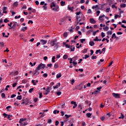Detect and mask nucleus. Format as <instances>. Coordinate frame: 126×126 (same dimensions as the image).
<instances>
[{"instance_id": "obj_9", "label": "nucleus", "mask_w": 126, "mask_h": 126, "mask_svg": "<svg viewBox=\"0 0 126 126\" xmlns=\"http://www.w3.org/2000/svg\"><path fill=\"white\" fill-rule=\"evenodd\" d=\"M61 86V83H58V84L55 86H53V89H57V88H59Z\"/></svg>"}, {"instance_id": "obj_11", "label": "nucleus", "mask_w": 126, "mask_h": 126, "mask_svg": "<svg viewBox=\"0 0 126 126\" xmlns=\"http://www.w3.org/2000/svg\"><path fill=\"white\" fill-rule=\"evenodd\" d=\"M87 118H91V116H92V113H88L86 114Z\"/></svg>"}, {"instance_id": "obj_21", "label": "nucleus", "mask_w": 126, "mask_h": 126, "mask_svg": "<svg viewBox=\"0 0 126 126\" xmlns=\"http://www.w3.org/2000/svg\"><path fill=\"white\" fill-rule=\"evenodd\" d=\"M59 67V64L58 63H55L54 64V68L57 69Z\"/></svg>"}, {"instance_id": "obj_8", "label": "nucleus", "mask_w": 126, "mask_h": 126, "mask_svg": "<svg viewBox=\"0 0 126 126\" xmlns=\"http://www.w3.org/2000/svg\"><path fill=\"white\" fill-rule=\"evenodd\" d=\"M47 40H45L44 39L40 40V43H41L42 45H46L47 44Z\"/></svg>"}, {"instance_id": "obj_39", "label": "nucleus", "mask_w": 126, "mask_h": 126, "mask_svg": "<svg viewBox=\"0 0 126 126\" xmlns=\"http://www.w3.org/2000/svg\"><path fill=\"white\" fill-rule=\"evenodd\" d=\"M94 95L96 96V95H97V94L99 93V91H94Z\"/></svg>"}, {"instance_id": "obj_27", "label": "nucleus", "mask_w": 126, "mask_h": 126, "mask_svg": "<svg viewBox=\"0 0 126 126\" xmlns=\"http://www.w3.org/2000/svg\"><path fill=\"white\" fill-rule=\"evenodd\" d=\"M61 4L62 6H63V5H64L65 4V1H61Z\"/></svg>"}, {"instance_id": "obj_30", "label": "nucleus", "mask_w": 126, "mask_h": 126, "mask_svg": "<svg viewBox=\"0 0 126 126\" xmlns=\"http://www.w3.org/2000/svg\"><path fill=\"white\" fill-rule=\"evenodd\" d=\"M105 50H106V48H103L102 50H101V53H102V54H105Z\"/></svg>"}, {"instance_id": "obj_38", "label": "nucleus", "mask_w": 126, "mask_h": 126, "mask_svg": "<svg viewBox=\"0 0 126 126\" xmlns=\"http://www.w3.org/2000/svg\"><path fill=\"white\" fill-rule=\"evenodd\" d=\"M102 17H105V15H103L100 16L99 17V19H100V20H103V19H102Z\"/></svg>"}, {"instance_id": "obj_18", "label": "nucleus", "mask_w": 126, "mask_h": 126, "mask_svg": "<svg viewBox=\"0 0 126 126\" xmlns=\"http://www.w3.org/2000/svg\"><path fill=\"white\" fill-rule=\"evenodd\" d=\"M27 119L25 118V119H20V121H19V123L20 124L22 123V122H25V121H26Z\"/></svg>"}, {"instance_id": "obj_63", "label": "nucleus", "mask_w": 126, "mask_h": 126, "mask_svg": "<svg viewBox=\"0 0 126 126\" xmlns=\"http://www.w3.org/2000/svg\"><path fill=\"white\" fill-rule=\"evenodd\" d=\"M87 13H92V11L90 9L88 10Z\"/></svg>"}, {"instance_id": "obj_50", "label": "nucleus", "mask_w": 126, "mask_h": 126, "mask_svg": "<svg viewBox=\"0 0 126 126\" xmlns=\"http://www.w3.org/2000/svg\"><path fill=\"white\" fill-rule=\"evenodd\" d=\"M22 82V83H24V84L27 83V80H23Z\"/></svg>"}, {"instance_id": "obj_60", "label": "nucleus", "mask_w": 126, "mask_h": 126, "mask_svg": "<svg viewBox=\"0 0 126 126\" xmlns=\"http://www.w3.org/2000/svg\"><path fill=\"white\" fill-rule=\"evenodd\" d=\"M47 123L48 124H51L52 123V120L50 119H48Z\"/></svg>"}, {"instance_id": "obj_59", "label": "nucleus", "mask_w": 126, "mask_h": 126, "mask_svg": "<svg viewBox=\"0 0 126 126\" xmlns=\"http://www.w3.org/2000/svg\"><path fill=\"white\" fill-rule=\"evenodd\" d=\"M14 97H16V94H12V95H11L10 98H14Z\"/></svg>"}, {"instance_id": "obj_25", "label": "nucleus", "mask_w": 126, "mask_h": 126, "mask_svg": "<svg viewBox=\"0 0 126 126\" xmlns=\"http://www.w3.org/2000/svg\"><path fill=\"white\" fill-rule=\"evenodd\" d=\"M67 58H68V56L66 54L64 55L63 56V59L64 60H66V59H67Z\"/></svg>"}, {"instance_id": "obj_34", "label": "nucleus", "mask_w": 126, "mask_h": 126, "mask_svg": "<svg viewBox=\"0 0 126 126\" xmlns=\"http://www.w3.org/2000/svg\"><path fill=\"white\" fill-rule=\"evenodd\" d=\"M78 109H80V110H82V106L81 104H79L78 105Z\"/></svg>"}, {"instance_id": "obj_5", "label": "nucleus", "mask_w": 126, "mask_h": 126, "mask_svg": "<svg viewBox=\"0 0 126 126\" xmlns=\"http://www.w3.org/2000/svg\"><path fill=\"white\" fill-rule=\"evenodd\" d=\"M31 104V102L29 101V99L27 98L25 99V105H30Z\"/></svg>"}, {"instance_id": "obj_15", "label": "nucleus", "mask_w": 126, "mask_h": 126, "mask_svg": "<svg viewBox=\"0 0 126 126\" xmlns=\"http://www.w3.org/2000/svg\"><path fill=\"white\" fill-rule=\"evenodd\" d=\"M50 93V88H48L46 90V93H45V95H48Z\"/></svg>"}, {"instance_id": "obj_41", "label": "nucleus", "mask_w": 126, "mask_h": 126, "mask_svg": "<svg viewBox=\"0 0 126 126\" xmlns=\"http://www.w3.org/2000/svg\"><path fill=\"white\" fill-rule=\"evenodd\" d=\"M118 17H121V16H119V15L115 14V16H114V19H117Z\"/></svg>"}, {"instance_id": "obj_54", "label": "nucleus", "mask_w": 126, "mask_h": 126, "mask_svg": "<svg viewBox=\"0 0 126 126\" xmlns=\"http://www.w3.org/2000/svg\"><path fill=\"white\" fill-rule=\"evenodd\" d=\"M100 120H101V121H102V122L104 121V120H105V117H104V116L101 117L100 118Z\"/></svg>"}, {"instance_id": "obj_55", "label": "nucleus", "mask_w": 126, "mask_h": 126, "mask_svg": "<svg viewBox=\"0 0 126 126\" xmlns=\"http://www.w3.org/2000/svg\"><path fill=\"white\" fill-rule=\"evenodd\" d=\"M32 83L33 84V85H36V83L35 82V80H32Z\"/></svg>"}, {"instance_id": "obj_20", "label": "nucleus", "mask_w": 126, "mask_h": 126, "mask_svg": "<svg viewBox=\"0 0 126 126\" xmlns=\"http://www.w3.org/2000/svg\"><path fill=\"white\" fill-rule=\"evenodd\" d=\"M43 8L44 10H46L47 8H48V7H47V3L44 4V5L43 6Z\"/></svg>"}, {"instance_id": "obj_42", "label": "nucleus", "mask_w": 126, "mask_h": 126, "mask_svg": "<svg viewBox=\"0 0 126 126\" xmlns=\"http://www.w3.org/2000/svg\"><path fill=\"white\" fill-rule=\"evenodd\" d=\"M97 7H98V5H94V6L92 7V9H95V8H97Z\"/></svg>"}, {"instance_id": "obj_12", "label": "nucleus", "mask_w": 126, "mask_h": 126, "mask_svg": "<svg viewBox=\"0 0 126 126\" xmlns=\"http://www.w3.org/2000/svg\"><path fill=\"white\" fill-rule=\"evenodd\" d=\"M89 45L92 47L95 45V43H94V41H92L89 42Z\"/></svg>"}, {"instance_id": "obj_58", "label": "nucleus", "mask_w": 126, "mask_h": 126, "mask_svg": "<svg viewBox=\"0 0 126 126\" xmlns=\"http://www.w3.org/2000/svg\"><path fill=\"white\" fill-rule=\"evenodd\" d=\"M43 77H48V74L47 73H44L43 74Z\"/></svg>"}, {"instance_id": "obj_33", "label": "nucleus", "mask_w": 126, "mask_h": 126, "mask_svg": "<svg viewBox=\"0 0 126 126\" xmlns=\"http://www.w3.org/2000/svg\"><path fill=\"white\" fill-rule=\"evenodd\" d=\"M120 7H122V8H125V7H126V4H125V3L121 4L120 5Z\"/></svg>"}, {"instance_id": "obj_44", "label": "nucleus", "mask_w": 126, "mask_h": 126, "mask_svg": "<svg viewBox=\"0 0 126 126\" xmlns=\"http://www.w3.org/2000/svg\"><path fill=\"white\" fill-rule=\"evenodd\" d=\"M9 21V20H8L7 19H5L3 21L4 22H5V23H7V22H8Z\"/></svg>"}, {"instance_id": "obj_3", "label": "nucleus", "mask_w": 126, "mask_h": 126, "mask_svg": "<svg viewBox=\"0 0 126 126\" xmlns=\"http://www.w3.org/2000/svg\"><path fill=\"white\" fill-rule=\"evenodd\" d=\"M40 69L38 67H36V68L35 69L34 71V73L33 75H38L40 73Z\"/></svg>"}, {"instance_id": "obj_56", "label": "nucleus", "mask_w": 126, "mask_h": 126, "mask_svg": "<svg viewBox=\"0 0 126 126\" xmlns=\"http://www.w3.org/2000/svg\"><path fill=\"white\" fill-rule=\"evenodd\" d=\"M89 58V55H85V59L86 60V59H88Z\"/></svg>"}, {"instance_id": "obj_23", "label": "nucleus", "mask_w": 126, "mask_h": 126, "mask_svg": "<svg viewBox=\"0 0 126 126\" xmlns=\"http://www.w3.org/2000/svg\"><path fill=\"white\" fill-rule=\"evenodd\" d=\"M103 30L104 31H108L109 30V27L106 26L105 28H103Z\"/></svg>"}, {"instance_id": "obj_16", "label": "nucleus", "mask_w": 126, "mask_h": 126, "mask_svg": "<svg viewBox=\"0 0 126 126\" xmlns=\"http://www.w3.org/2000/svg\"><path fill=\"white\" fill-rule=\"evenodd\" d=\"M74 62H75L76 61H77L78 60V56H75L73 58H72Z\"/></svg>"}, {"instance_id": "obj_10", "label": "nucleus", "mask_w": 126, "mask_h": 126, "mask_svg": "<svg viewBox=\"0 0 126 126\" xmlns=\"http://www.w3.org/2000/svg\"><path fill=\"white\" fill-rule=\"evenodd\" d=\"M67 8L70 11H73V8H74L73 6L71 7L70 6L68 5L67 7Z\"/></svg>"}, {"instance_id": "obj_48", "label": "nucleus", "mask_w": 126, "mask_h": 126, "mask_svg": "<svg viewBox=\"0 0 126 126\" xmlns=\"http://www.w3.org/2000/svg\"><path fill=\"white\" fill-rule=\"evenodd\" d=\"M63 35L64 37H67L68 34L67 32H64Z\"/></svg>"}, {"instance_id": "obj_40", "label": "nucleus", "mask_w": 126, "mask_h": 126, "mask_svg": "<svg viewBox=\"0 0 126 126\" xmlns=\"http://www.w3.org/2000/svg\"><path fill=\"white\" fill-rule=\"evenodd\" d=\"M25 30H27V27H25L22 29V31H25Z\"/></svg>"}, {"instance_id": "obj_53", "label": "nucleus", "mask_w": 126, "mask_h": 126, "mask_svg": "<svg viewBox=\"0 0 126 126\" xmlns=\"http://www.w3.org/2000/svg\"><path fill=\"white\" fill-rule=\"evenodd\" d=\"M65 117L66 119H68V118H69L70 117V115H68L67 114H65Z\"/></svg>"}, {"instance_id": "obj_24", "label": "nucleus", "mask_w": 126, "mask_h": 126, "mask_svg": "<svg viewBox=\"0 0 126 126\" xmlns=\"http://www.w3.org/2000/svg\"><path fill=\"white\" fill-rule=\"evenodd\" d=\"M20 124V126H25L27 125V123H21Z\"/></svg>"}, {"instance_id": "obj_45", "label": "nucleus", "mask_w": 126, "mask_h": 126, "mask_svg": "<svg viewBox=\"0 0 126 126\" xmlns=\"http://www.w3.org/2000/svg\"><path fill=\"white\" fill-rule=\"evenodd\" d=\"M56 94H57V95H58V96H60V95L62 94V93L61 92H57Z\"/></svg>"}, {"instance_id": "obj_57", "label": "nucleus", "mask_w": 126, "mask_h": 126, "mask_svg": "<svg viewBox=\"0 0 126 126\" xmlns=\"http://www.w3.org/2000/svg\"><path fill=\"white\" fill-rule=\"evenodd\" d=\"M7 9V7H3L2 8L3 11H5V10H6Z\"/></svg>"}, {"instance_id": "obj_61", "label": "nucleus", "mask_w": 126, "mask_h": 126, "mask_svg": "<svg viewBox=\"0 0 126 126\" xmlns=\"http://www.w3.org/2000/svg\"><path fill=\"white\" fill-rule=\"evenodd\" d=\"M87 53V49H84L83 50V53Z\"/></svg>"}, {"instance_id": "obj_6", "label": "nucleus", "mask_w": 126, "mask_h": 126, "mask_svg": "<svg viewBox=\"0 0 126 126\" xmlns=\"http://www.w3.org/2000/svg\"><path fill=\"white\" fill-rule=\"evenodd\" d=\"M112 96H113V97H115L116 99H118V98H120V94H119L114 93L112 94Z\"/></svg>"}, {"instance_id": "obj_19", "label": "nucleus", "mask_w": 126, "mask_h": 126, "mask_svg": "<svg viewBox=\"0 0 126 126\" xmlns=\"http://www.w3.org/2000/svg\"><path fill=\"white\" fill-rule=\"evenodd\" d=\"M16 99L17 100H21L22 99V95H18Z\"/></svg>"}, {"instance_id": "obj_4", "label": "nucleus", "mask_w": 126, "mask_h": 126, "mask_svg": "<svg viewBox=\"0 0 126 126\" xmlns=\"http://www.w3.org/2000/svg\"><path fill=\"white\" fill-rule=\"evenodd\" d=\"M40 69H44L46 67V64L41 63L37 66Z\"/></svg>"}, {"instance_id": "obj_64", "label": "nucleus", "mask_w": 126, "mask_h": 126, "mask_svg": "<svg viewBox=\"0 0 126 126\" xmlns=\"http://www.w3.org/2000/svg\"><path fill=\"white\" fill-rule=\"evenodd\" d=\"M16 85H17V83H15L13 84L12 85V87H15L16 86Z\"/></svg>"}, {"instance_id": "obj_1", "label": "nucleus", "mask_w": 126, "mask_h": 126, "mask_svg": "<svg viewBox=\"0 0 126 126\" xmlns=\"http://www.w3.org/2000/svg\"><path fill=\"white\" fill-rule=\"evenodd\" d=\"M56 41H57L56 40H52L50 42V40H49V42H48V44H50L51 47H54V46L55 45L54 51L58 50V49L59 48V45H58V44L59 43H56Z\"/></svg>"}, {"instance_id": "obj_29", "label": "nucleus", "mask_w": 126, "mask_h": 126, "mask_svg": "<svg viewBox=\"0 0 126 126\" xmlns=\"http://www.w3.org/2000/svg\"><path fill=\"white\" fill-rule=\"evenodd\" d=\"M121 116L119 117V119H124V118H125V116H124L123 115V113H121Z\"/></svg>"}, {"instance_id": "obj_37", "label": "nucleus", "mask_w": 126, "mask_h": 126, "mask_svg": "<svg viewBox=\"0 0 126 126\" xmlns=\"http://www.w3.org/2000/svg\"><path fill=\"white\" fill-rule=\"evenodd\" d=\"M1 96L2 98H4V99H5V94L4 93H2Z\"/></svg>"}, {"instance_id": "obj_47", "label": "nucleus", "mask_w": 126, "mask_h": 126, "mask_svg": "<svg viewBox=\"0 0 126 126\" xmlns=\"http://www.w3.org/2000/svg\"><path fill=\"white\" fill-rule=\"evenodd\" d=\"M0 45L2 47H4V43H3V42H0Z\"/></svg>"}, {"instance_id": "obj_52", "label": "nucleus", "mask_w": 126, "mask_h": 126, "mask_svg": "<svg viewBox=\"0 0 126 126\" xmlns=\"http://www.w3.org/2000/svg\"><path fill=\"white\" fill-rule=\"evenodd\" d=\"M68 60H70L69 63H72V58H69Z\"/></svg>"}, {"instance_id": "obj_51", "label": "nucleus", "mask_w": 126, "mask_h": 126, "mask_svg": "<svg viewBox=\"0 0 126 126\" xmlns=\"http://www.w3.org/2000/svg\"><path fill=\"white\" fill-rule=\"evenodd\" d=\"M105 36H106V35H105V33H104V32H101V37H102V38H104V37H105Z\"/></svg>"}, {"instance_id": "obj_17", "label": "nucleus", "mask_w": 126, "mask_h": 126, "mask_svg": "<svg viewBox=\"0 0 126 126\" xmlns=\"http://www.w3.org/2000/svg\"><path fill=\"white\" fill-rule=\"evenodd\" d=\"M98 53H99L100 54H102V52H101V50H97L95 52L96 55H98Z\"/></svg>"}, {"instance_id": "obj_13", "label": "nucleus", "mask_w": 126, "mask_h": 126, "mask_svg": "<svg viewBox=\"0 0 126 126\" xmlns=\"http://www.w3.org/2000/svg\"><path fill=\"white\" fill-rule=\"evenodd\" d=\"M61 77H62V74L61 73L58 74L56 75V78H57L58 79H59V78H61Z\"/></svg>"}, {"instance_id": "obj_14", "label": "nucleus", "mask_w": 126, "mask_h": 126, "mask_svg": "<svg viewBox=\"0 0 126 126\" xmlns=\"http://www.w3.org/2000/svg\"><path fill=\"white\" fill-rule=\"evenodd\" d=\"M75 49V47L72 46L70 47L71 52H74V50Z\"/></svg>"}, {"instance_id": "obj_43", "label": "nucleus", "mask_w": 126, "mask_h": 126, "mask_svg": "<svg viewBox=\"0 0 126 126\" xmlns=\"http://www.w3.org/2000/svg\"><path fill=\"white\" fill-rule=\"evenodd\" d=\"M55 59H56V57L53 56L52 60V63H55L56 61H55Z\"/></svg>"}, {"instance_id": "obj_31", "label": "nucleus", "mask_w": 126, "mask_h": 126, "mask_svg": "<svg viewBox=\"0 0 126 126\" xmlns=\"http://www.w3.org/2000/svg\"><path fill=\"white\" fill-rule=\"evenodd\" d=\"M73 27H71V28L70 30H69V31L71 32L72 33L73 32Z\"/></svg>"}, {"instance_id": "obj_2", "label": "nucleus", "mask_w": 126, "mask_h": 126, "mask_svg": "<svg viewBox=\"0 0 126 126\" xmlns=\"http://www.w3.org/2000/svg\"><path fill=\"white\" fill-rule=\"evenodd\" d=\"M53 7H54L53 8ZM51 8H53L52 10H54V11H58V9H59V5H56L55 4V2H52V4L50 5Z\"/></svg>"}, {"instance_id": "obj_22", "label": "nucleus", "mask_w": 126, "mask_h": 126, "mask_svg": "<svg viewBox=\"0 0 126 126\" xmlns=\"http://www.w3.org/2000/svg\"><path fill=\"white\" fill-rule=\"evenodd\" d=\"M107 35H112L113 34V32L112 31H109L107 32Z\"/></svg>"}, {"instance_id": "obj_26", "label": "nucleus", "mask_w": 126, "mask_h": 126, "mask_svg": "<svg viewBox=\"0 0 126 126\" xmlns=\"http://www.w3.org/2000/svg\"><path fill=\"white\" fill-rule=\"evenodd\" d=\"M59 113H60V111L59 110H55L53 111V114H55V115L56 114H59Z\"/></svg>"}, {"instance_id": "obj_62", "label": "nucleus", "mask_w": 126, "mask_h": 126, "mask_svg": "<svg viewBox=\"0 0 126 126\" xmlns=\"http://www.w3.org/2000/svg\"><path fill=\"white\" fill-rule=\"evenodd\" d=\"M97 90H98V91H100V90L102 89V87L100 86L98 88H97Z\"/></svg>"}, {"instance_id": "obj_7", "label": "nucleus", "mask_w": 126, "mask_h": 126, "mask_svg": "<svg viewBox=\"0 0 126 126\" xmlns=\"http://www.w3.org/2000/svg\"><path fill=\"white\" fill-rule=\"evenodd\" d=\"M90 22L92 24H95L96 23V20H95L94 18L90 19Z\"/></svg>"}, {"instance_id": "obj_46", "label": "nucleus", "mask_w": 126, "mask_h": 126, "mask_svg": "<svg viewBox=\"0 0 126 126\" xmlns=\"http://www.w3.org/2000/svg\"><path fill=\"white\" fill-rule=\"evenodd\" d=\"M98 39H98V36H96V37H95V38L94 39V41L98 42Z\"/></svg>"}, {"instance_id": "obj_28", "label": "nucleus", "mask_w": 126, "mask_h": 126, "mask_svg": "<svg viewBox=\"0 0 126 126\" xmlns=\"http://www.w3.org/2000/svg\"><path fill=\"white\" fill-rule=\"evenodd\" d=\"M16 27V22H14L13 25L12 27V28L13 29H15V28Z\"/></svg>"}, {"instance_id": "obj_36", "label": "nucleus", "mask_w": 126, "mask_h": 126, "mask_svg": "<svg viewBox=\"0 0 126 126\" xmlns=\"http://www.w3.org/2000/svg\"><path fill=\"white\" fill-rule=\"evenodd\" d=\"M34 90V88H31L29 90V93H32L33 92V91Z\"/></svg>"}, {"instance_id": "obj_35", "label": "nucleus", "mask_w": 126, "mask_h": 126, "mask_svg": "<svg viewBox=\"0 0 126 126\" xmlns=\"http://www.w3.org/2000/svg\"><path fill=\"white\" fill-rule=\"evenodd\" d=\"M18 5V2L16 1L13 3V6H17Z\"/></svg>"}, {"instance_id": "obj_49", "label": "nucleus", "mask_w": 126, "mask_h": 126, "mask_svg": "<svg viewBox=\"0 0 126 126\" xmlns=\"http://www.w3.org/2000/svg\"><path fill=\"white\" fill-rule=\"evenodd\" d=\"M80 41L81 43H83L84 42H85V39H80Z\"/></svg>"}, {"instance_id": "obj_32", "label": "nucleus", "mask_w": 126, "mask_h": 126, "mask_svg": "<svg viewBox=\"0 0 126 126\" xmlns=\"http://www.w3.org/2000/svg\"><path fill=\"white\" fill-rule=\"evenodd\" d=\"M2 34L3 37H5V38H8V35H5V33L2 32Z\"/></svg>"}]
</instances>
